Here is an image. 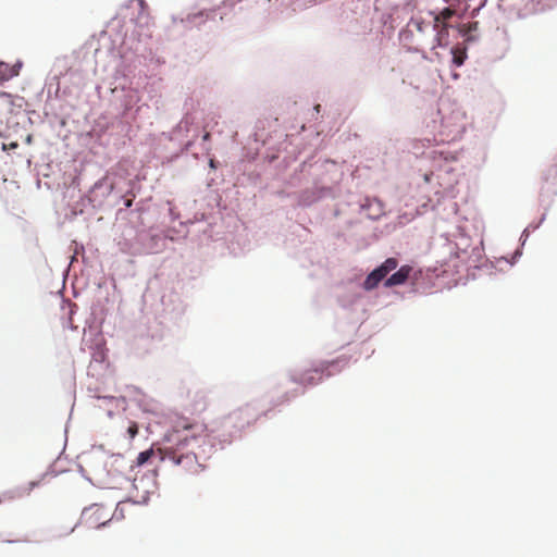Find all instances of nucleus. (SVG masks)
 <instances>
[{"instance_id":"f257e3e1","label":"nucleus","mask_w":557,"mask_h":557,"mask_svg":"<svg viewBox=\"0 0 557 557\" xmlns=\"http://www.w3.org/2000/svg\"><path fill=\"white\" fill-rule=\"evenodd\" d=\"M215 432L214 428L203 423L180 421L172 434L176 441L175 447L159 449L160 458L171 461L183 473L198 474L205 468L202 461L209 458L213 450Z\"/></svg>"},{"instance_id":"f03ea898","label":"nucleus","mask_w":557,"mask_h":557,"mask_svg":"<svg viewBox=\"0 0 557 557\" xmlns=\"http://www.w3.org/2000/svg\"><path fill=\"white\" fill-rule=\"evenodd\" d=\"M111 519V507H106L101 504H92L83 510L81 524L88 529H98L106 525Z\"/></svg>"},{"instance_id":"7ed1b4c3","label":"nucleus","mask_w":557,"mask_h":557,"mask_svg":"<svg viewBox=\"0 0 557 557\" xmlns=\"http://www.w3.org/2000/svg\"><path fill=\"white\" fill-rule=\"evenodd\" d=\"M398 267V261L396 258H387L380 267L374 269L371 273L368 274L363 282V288L366 290H372L380 282H382L389 272L394 271Z\"/></svg>"},{"instance_id":"20e7f679","label":"nucleus","mask_w":557,"mask_h":557,"mask_svg":"<svg viewBox=\"0 0 557 557\" xmlns=\"http://www.w3.org/2000/svg\"><path fill=\"white\" fill-rule=\"evenodd\" d=\"M408 34L412 37H417L416 44L417 47L414 48L416 51L420 50V47H423L425 45H430L431 34H432V26L429 23H425L422 20H411L409 24Z\"/></svg>"},{"instance_id":"39448f33","label":"nucleus","mask_w":557,"mask_h":557,"mask_svg":"<svg viewBox=\"0 0 557 557\" xmlns=\"http://www.w3.org/2000/svg\"><path fill=\"white\" fill-rule=\"evenodd\" d=\"M39 481H30L25 485L8 490L0 494V505L28 496L39 485Z\"/></svg>"},{"instance_id":"423d86ee","label":"nucleus","mask_w":557,"mask_h":557,"mask_svg":"<svg viewBox=\"0 0 557 557\" xmlns=\"http://www.w3.org/2000/svg\"><path fill=\"white\" fill-rule=\"evenodd\" d=\"M448 29H449V24L446 22L438 24V27H435V23L433 24L432 33L436 32V34L431 37V40H430L431 49H435L437 47H444L447 45V38L449 35Z\"/></svg>"},{"instance_id":"0eeeda50","label":"nucleus","mask_w":557,"mask_h":557,"mask_svg":"<svg viewBox=\"0 0 557 557\" xmlns=\"http://www.w3.org/2000/svg\"><path fill=\"white\" fill-rule=\"evenodd\" d=\"M322 376L323 370L309 369L300 373L298 376H296L294 381L304 386H311L320 383L322 381Z\"/></svg>"},{"instance_id":"6e6552de","label":"nucleus","mask_w":557,"mask_h":557,"mask_svg":"<svg viewBox=\"0 0 557 557\" xmlns=\"http://www.w3.org/2000/svg\"><path fill=\"white\" fill-rule=\"evenodd\" d=\"M411 271H412V268L410 265L400 267V269L398 271H396L388 278H386V281L384 282V286L392 287V286L403 285L408 280Z\"/></svg>"},{"instance_id":"1a4fd4ad","label":"nucleus","mask_w":557,"mask_h":557,"mask_svg":"<svg viewBox=\"0 0 557 557\" xmlns=\"http://www.w3.org/2000/svg\"><path fill=\"white\" fill-rule=\"evenodd\" d=\"M18 75V67L0 62V85Z\"/></svg>"},{"instance_id":"9d476101","label":"nucleus","mask_w":557,"mask_h":557,"mask_svg":"<svg viewBox=\"0 0 557 557\" xmlns=\"http://www.w3.org/2000/svg\"><path fill=\"white\" fill-rule=\"evenodd\" d=\"M455 10L450 8H445L442 12H440L434 17L435 27H438V24L446 22L455 15Z\"/></svg>"},{"instance_id":"9b49d317","label":"nucleus","mask_w":557,"mask_h":557,"mask_svg":"<svg viewBox=\"0 0 557 557\" xmlns=\"http://www.w3.org/2000/svg\"><path fill=\"white\" fill-rule=\"evenodd\" d=\"M154 455H156V451L152 448L144 450V451L138 454L137 459H136V463L138 466H143L147 461H149L150 458L153 457Z\"/></svg>"},{"instance_id":"f8f14e48","label":"nucleus","mask_w":557,"mask_h":557,"mask_svg":"<svg viewBox=\"0 0 557 557\" xmlns=\"http://www.w3.org/2000/svg\"><path fill=\"white\" fill-rule=\"evenodd\" d=\"M127 433L131 438H134L138 433V425L135 422L132 423L127 429Z\"/></svg>"},{"instance_id":"ddd939ff","label":"nucleus","mask_w":557,"mask_h":557,"mask_svg":"<svg viewBox=\"0 0 557 557\" xmlns=\"http://www.w3.org/2000/svg\"><path fill=\"white\" fill-rule=\"evenodd\" d=\"M465 55H460V54H457L456 52L454 53V59H453V62L457 65V66H460L463 64L465 62Z\"/></svg>"},{"instance_id":"4468645a","label":"nucleus","mask_w":557,"mask_h":557,"mask_svg":"<svg viewBox=\"0 0 557 557\" xmlns=\"http://www.w3.org/2000/svg\"><path fill=\"white\" fill-rule=\"evenodd\" d=\"M137 2L143 11H145L147 9V4H146L145 0H137Z\"/></svg>"},{"instance_id":"2eb2a0df","label":"nucleus","mask_w":557,"mask_h":557,"mask_svg":"<svg viewBox=\"0 0 557 557\" xmlns=\"http://www.w3.org/2000/svg\"><path fill=\"white\" fill-rule=\"evenodd\" d=\"M0 97H5V98L11 99V95H10V94H7V92H4V91H0Z\"/></svg>"},{"instance_id":"dca6fc26","label":"nucleus","mask_w":557,"mask_h":557,"mask_svg":"<svg viewBox=\"0 0 557 557\" xmlns=\"http://www.w3.org/2000/svg\"><path fill=\"white\" fill-rule=\"evenodd\" d=\"M202 139L206 141V140H209L210 139V133H206L203 136H202Z\"/></svg>"},{"instance_id":"f3484780","label":"nucleus","mask_w":557,"mask_h":557,"mask_svg":"<svg viewBox=\"0 0 557 557\" xmlns=\"http://www.w3.org/2000/svg\"><path fill=\"white\" fill-rule=\"evenodd\" d=\"M9 147H10L11 149H14V148H16V147H17V144H16V143H12V144H10V146H9Z\"/></svg>"},{"instance_id":"a211bd4d","label":"nucleus","mask_w":557,"mask_h":557,"mask_svg":"<svg viewBox=\"0 0 557 557\" xmlns=\"http://www.w3.org/2000/svg\"><path fill=\"white\" fill-rule=\"evenodd\" d=\"M210 166H211V168H215V165H214V161H213V160H210Z\"/></svg>"},{"instance_id":"6ab92c4d","label":"nucleus","mask_w":557,"mask_h":557,"mask_svg":"<svg viewBox=\"0 0 557 557\" xmlns=\"http://www.w3.org/2000/svg\"><path fill=\"white\" fill-rule=\"evenodd\" d=\"M132 205V201H127L126 206L129 207Z\"/></svg>"}]
</instances>
